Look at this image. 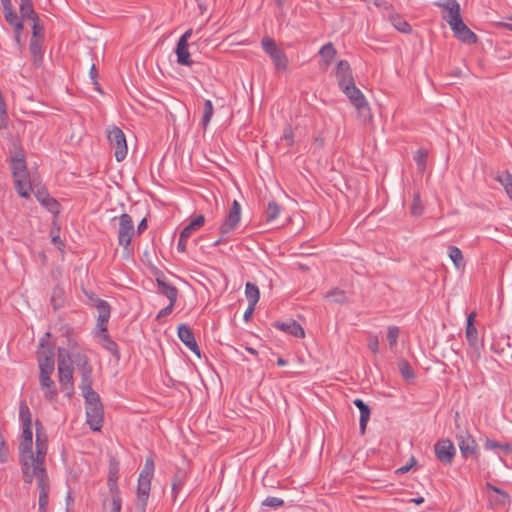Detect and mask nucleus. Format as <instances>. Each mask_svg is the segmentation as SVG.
Wrapping results in <instances>:
<instances>
[{
  "label": "nucleus",
  "instance_id": "de8ad7c7",
  "mask_svg": "<svg viewBox=\"0 0 512 512\" xmlns=\"http://www.w3.org/2000/svg\"><path fill=\"white\" fill-rule=\"evenodd\" d=\"M486 487H487V489L498 494L497 499H496L497 503L504 505L509 502V495L505 491L499 489L496 486H493L491 483H487Z\"/></svg>",
  "mask_w": 512,
  "mask_h": 512
},
{
  "label": "nucleus",
  "instance_id": "a211bd4d",
  "mask_svg": "<svg viewBox=\"0 0 512 512\" xmlns=\"http://www.w3.org/2000/svg\"><path fill=\"white\" fill-rule=\"evenodd\" d=\"M476 313L472 312L467 317V324H466V338L469 343V346L473 348L474 352L476 353L477 358L480 357V343L478 339V331L477 328L474 325Z\"/></svg>",
  "mask_w": 512,
  "mask_h": 512
},
{
  "label": "nucleus",
  "instance_id": "f257e3e1",
  "mask_svg": "<svg viewBox=\"0 0 512 512\" xmlns=\"http://www.w3.org/2000/svg\"><path fill=\"white\" fill-rule=\"evenodd\" d=\"M19 417L22 422V434L18 446L19 463L22 474H25L28 478L30 477V464L33 465V432L30 409L25 401L20 403Z\"/></svg>",
  "mask_w": 512,
  "mask_h": 512
},
{
  "label": "nucleus",
  "instance_id": "f03ea898",
  "mask_svg": "<svg viewBox=\"0 0 512 512\" xmlns=\"http://www.w3.org/2000/svg\"><path fill=\"white\" fill-rule=\"evenodd\" d=\"M11 170L16 191L21 197L28 198L34 184L27 171L23 151H17L11 158Z\"/></svg>",
  "mask_w": 512,
  "mask_h": 512
},
{
  "label": "nucleus",
  "instance_id": "5701e85b",
  "mask_svg": "<svg viewBox=\"0 0 512 512\" xmlns=\"http://www.w3.org/2000/svg\"><path fill=\"white\" fill-rule=\"evenodd\" d=\"M188 478L187 470L184 468H177L172 478V496L175 501L177 495L180 493L182 488L184 487Z\"/></svg>",
  "mask_w": 512,
  "mask_h": 512
},
{
  "label": "nucleus",
  "instance_id": "052dcab7",
  "mask_svg": "<svg viewBox=\"0 0 512 512\" xmlns=\"http://www.w3.org/2000/svg\"><path fill=\"white\" fill-rule=\"evenodd\" d=\"M368 347L373 353L378 352L379 341L377 336H370L368 339Z\"/></svg>",
  "mask_w": 512,
  "mask_h": 512
},
{
  "label": "nucleus",
  "instance_id": "4468645a",
  "mask_svg": "<svg viewBox=\"0 0 512 512\" xmlns=\"http://www.w3.org/2000/svg\"><path fill=\"white\" fill-rule=\"evenodd\" d=\"M436 6L444 9L442 18L450 25L459 19L461 16V8L457 0H439L434 3Z\"/></svg>",
  "mask_w": 512,
  "mask_h": 512
},
{
  "label": "nucleus",
  "instance_id": "680f3d73",
  "mask_svg": "<svg viewBox=\"0 0 512 512\" xmlns=\"http://www.w3.org/2000/svg\"><path fill=\"white\" fill-rule=\"evenodd\" d=\"M416 463H417V462H416V459H415L414 457H411V459H410V463H409V464H407V465H404V466H402V467H400V468H398V469L396 470V473H397V474H405V473H407V472H408V471H409V470H410V469H411V468H412Z\"/></svg>",
  "mask_w": 512,
  "mask_h": 512
},
{
  "label": "nucleus",
  "instance_id": "1a4fd4ad",
  "mask_svg": "<svg viewBox=\"0 0 512 512\" xmlns=\"http://www.w3.org/2000/svg\"><path fill=\"white\" fill-rule=\"evenodd\" d=\"M107 138L112 149H114V156L118 162L125 159L127 155L126 137L123 131L118 127H113L108 131Z\"/></svg>",
  "mask_w": 512,
  "mask_h": 512
},
{
  "label": "nucleus",
  "instance_id": "7ed1b4c3",
  "mask_svg": "<svg viewBox=\"0 0 512 512\" xmlns=\"http://www.w3.org/2000/svg\"><path fill=\"white\" fill-rule=\"evenodd\" d=\"M36 427V451L33 452V465L30 471L46 470L45 458L48 450L47 435L44 426L39 420L35 422Z\"/></svg>",
  "mask_w": 512,
  "mask_h": 512
},
{
  "label": "nucleus",
  "instance_id": "37998d69",
  "mask_svg": "<svg viewBox=\"0 0 512 512\" xmlns=\"http://www.w3.org/2000/svg\"><path fill=\"white\" fill-rule=\"evenodd\" d=\"M497 180L503 185L506 193L512 199V175L508 172H503L498 175Z\"/></svg>",
  "mask_w": 512,
  "mask_h": 512
},
{
  "label": "nucleus",
  "instance_id": "5fc2aeb1",
  "mask_svg": "<svg viewBox=\"0 0 512 512\" xmlns=\"http://www.w3.org/2000/svg\"><path fill=\"white\" fill-rule=\"evenodd\" d=\"M117 481H118V479H110V478H108V480H107V486H108L111 496L120 495Z\"/></svg>",
  "mask_w": 512,
  "mask_h": 512
},
{
  "label": "nucleus",
  "instance_id": "3c124183",
  "mask_svg": "<svg viewBox=\"0 0 512 512\" xmlns=\"http://www.w3.org/2000/svg\"><path fill=\"white\" fill-rule=\"evenodd\" d=\"M423 205L420 199V196L417 194L413 198V203L411 206V213L414 216H420L423 213Z\"/></svg>",
  "mask_w": 512,
  "mask_h": 512
},
{
  "label": "nucleus",
  "instance_id": "c756f323",
  "mask_svg": "<svg viewBox=\"0 0 512 512\" xmlns=\"http://www.w3.org/2000/svg\"><path fill=\"white\" fill-rule=\"evenodd\" d=\"M54 366H55V361H54V354L52 351H50L48 354H46L44 356L39 355L40 373L47 372V374H52L54 372Z\"/></svg>",
  "mask_w": 512,
  "mask_h": 512
},
{
  "label": "nucleus",
  "instance_id": "ea45409f",
  "mask_svg": "<svg viewBox=\"0 0 512 512\" xmlns=\"http://www.w3.org/2000/svg\"><path fill=\"white\" fill-rule=\"evenodd\" d=\"M325 297L329 301H331L333 303H337V304H344L347 302V296H346L345 291L338 289V288H334V289L330 290L326 294Z\"/></svg>",
  "mask_w": 512,
  "mask_h": 512
},
{
  "label": "nucleus",
  "instance_id": "4d7b16f0",
  "mask_svg": "<svg viewBox=\"0 0 512 512\" xmlns=\"http://www.w3.org/2000/svg\"><path fill=\"white\" fill-rule=\"evenodd\" d=\"M175 304H172V302H169V304L164 307L163 309H161L157 316H156V320L160 321L162 318L168 316L169 314L172 313L173 311V308H174Z\"/></svg>",
  "mask_w": 512,
  "mask_h": 512
},
{
  "label": "nucleus",
  "instance_id": "864d4df0",
  "mask_svg": "<svg viewBox=\"0 0 512 512\" xmlns=\"http://www.w3.org/2000/svg\"><path fill=\"white\" fill-rule=\"evenodd\" d=\"M8 448L3 436L0 434V462L5 463L8 460Z\"/></svg>",
  "mask_w": 512,
  "mask_h": 512
},
{
  "label": "nucleus",
  "instance_id": "dca6fc26",
  "mask_svg": "<svg viewBox=\"0 0 512 512\" xmlns=\"http://www.w3.org/2000/svg\"><path fill=\"white\" fill-rule=\"evenodd\" d=\"M57 369L60 388L65 396L71 397L74 394L73 367H62L60 364Z\"/></svg>",
  "mask_w": 512,
  "mask_h": 512
},
{
  "label": "nucleus",
  "instance_id": "bf43d9fd",
  "mask_svg": "<svg viewBox=\"0 0 512 512\" xmlns=\"http://www.w3.org/2000/svg\"><path fill=\"white\" fill-rule=\"evenodd\" d=\"M500 444L499 442L495 441V440H491L489 438H485V441H484V449L485 450H496V449H500Z\"/></svg>",
  "mask_w": 512,
  "mask_h": 512
},
{
  "label": "nucleus",
  "instance_id": "338daca9",
  "mask_svg": "<svg viewBox=\"0 0 512 512\" xmlns=\"http://www.w3.org/2000/svg\"><path fill=\"white\" fill-rule=\"evenodd\" d=\"M107 323L108 322H102L101 319L97 318V328L99 329V335L107 334Z\"/></svg>",
  "mask_w": 512,
  "mask_h": 512
},
{
  "label": "nucleus",
  "instance_id": "2f4dec72",
  "mask_svg": "<svg viewBox=\"0 0 512 512\" xmlns=\"http://www.w3.org/2000/svg\"><path fill=\"white\" fill-rule=\"evenodd\" d=\"M101 346L111 353L116 359H120V352L118 345L113 341L108 334L99 335Z\"/></svg>",
  "mask_w": 512,
  "mask_h": 512
},
{
  "label": "nucleus",
  "instance_id": "0e129e2a",
  "mask_svg": "<svg viewBox=\"0 0 512 512\" xmlns=\"http://www.w3.org/2000/svg\"><path fill=\"white\" fill-rule=\"evenodd\" d=\"M42 28L39 27V20H33L32 21V37H35V38H41L43 39L42 36L39 35V32Z\"/></svg>",
  "mask_w": 512,
  "mask_h": 512
},
{
  "label": "nucleus",
  "instance_id": "7c9ffc66",
  "mask_svg": "<svg viewBox=\"0 0 512 512\" xmlns=\"http://www.w3.org/2000/svg\"><path fill=\"white\" fill-rule=\"evenodd\" d=\"M389 20L393 27L401 33H410L412 31L411 25L402 18L399 14L392 13L389 16Z\"/></svg>",
  "mask_w": 512,
  "mask_h": 512
},
{
  "label": "nucleus",
  "instance_id": "58836bf2",
  "mask_svg": "<svg viewBox=\"0 0 512 512\" xmlns=\"http://www.w3.org/2000/svg\"><path fill=\"white\" fill-rule=\"evenodd\" d=\"M29 49L34 58L35 63H37L38 60L42 59V39L41 38L31 37Z\"/></svg>",
  "mask_w": 512,
  "mask_h": 512
},
{
  "label": "nucleus",
  "instance_id": "bb28decb",
  "mask_svg": "<svg viewBox=\"0 0 512 512\" xmlns=\"http://www.w3.org/2000/svg\"><path fill=\"white\" fill-rule=\"evenodd\" d=\"M275 326L278 329H280L290 335H293L295 337L302 338L305 335L304 330L301 327V325L294 320H291L288 322H278L275 324Z\"/></svg>",
  "mask_w": 512,
  "mask_h": 512
},
{
  "label": "nucleus",
  "instance_id": "a19ab883",
  "mask_svg": "<svg viewBox=\"0 0 512 512\" xmlns=\"http://www.w3.org/2000/svg\"><path fill=\"white\" fill-rule=\"evenodd\" d=\"M213 113H214V109H213V104L211 102V100H205L204 101V107H203V116H202V120H201V124L204 128H206L208 126V124L210 123L212 117H213Z\"/></svg>",
  "mask_w": 512,
  "mask_h": 512
},
{
  "label": "nucleus",
  "instance_id": "c9c22d12",
  "mask_svg": "<svg viewBox=\"0 0 512 512\" xmlns=\"http://www.w3.org/2000/svg\"><path fill=\"white\" fill-rule=\"evenodd\" d=\"M245 296L251 306L256 305L260 298L258 286L252 282H247L245 285Z\"/></svg>",
  "mask_w": 512,
  "mask_h": 512
},
{
  "label": "nucleus",
  "instance_id": "603ef678",
  "mask_svg": "<svg viewBox=\"0 0 512 512\" xmlns=\"http://www.w3.org/2000/svg\"><path fill=\"white\" fill-rule=\"evenodd\" d=\"M262 505L272 507V508H278V507H281L284 505V501L278 497H267L262 502Z\"/></svg>",
  "mask_w": 512,
  "mask_h": 512
},
{
  "label": "nucleus",
  "instance_id": "9b49d317",
  "mask_svg": "<svg viewBox=\"0 0 512 512\" xmlns=\"http://www.w3.org/2000/svg\"><path fill=\"white\" fill-rule=\"evenodd\" d=\"M135 229L132 217L123 213L119 217V231H118V243L119 245L127 248L134 236Z\"/></svg>",
  "mask_w": 512,
  "mask_h": 512
},
{
  "label": "nucleus",
  "instance_id": "2eb2a0df",
  "mask_svg": "<svg viewBox=\"0 0 512 512\" xmlns=\"http://www.w3.org/2000/svg\"><path fill=\"white\" fill-rule=\"evenodd\" d=\"M335 76L341 90L355 83L353 72L347 60H340L337 64Z\"/></svg>",
  "mask_w": 512,
  "mask_h": 512
},
{
  "label": "nucleus",
  "instance_id": "aec40b11",
  "mask_svg": "<svg viewBox=\"0 0 512 512\" xmlns=\"http://www.w3.org/2000/svg\"><path fill=\"white\" fill-rule=\"evenodd\" d=\"M81 372V384L80 389L85 400L94 399L95 395H98L92 388V368H86Z\"/></svg>",
  "mask_w": 512,
  "mask_h": 512
},
{
  "label": "nucleus",
  "instance_id": "39448f33",
  "mask_svg": "<svg viewBox=\"0 0 512 512\" xmlns=\"http://www.w3.org/2000/svg\"><path fill=\"white\" fill-rule=\"evenodd\" d=\"M241 220V205L237 200H234L229 208L224 221L219 227L221 237L214 242V246L219 245L222 241H226V236L233 232L239 225Z\"/></svg>",
  "mask_w": 512,
  "mask_h": 512
},
{
  "label": "nucleus",
  "instance_id": "393cba45",
  "mask_svg": "<svg viewBox=\"0 0 512 512\" xmlns=\"http://www.w3.org/2000/svg\"><path fill=\"white\" fill-rule=\"evenodd\" d=\"M36 198L49 212L53 214L59 213V203L45 191L37 190Z\"/></svg>",
  "mask_w": 512,
  "mask_h": 512
},
{
  "label": "nucleus",
  "instance_id": "cd10ccee",
  "mask_svg": "<svg viewBox=\"0 0 512 512\" xmlns=\"http://www.w3.org/2000/svg\"><path fill=\"white\" fill-rule=\"evenodd\" d=\"M188 43H184L183 40H178L175 53L177 55V62L180 65L191 66L192 61L190 60V53L188 49Z\"/></svg>",
  "mask_w": 512,
  "mask_h": 512
},
{
  "label": "nucleus",
  "instance_id": "c03bdc74",
  "mask_svg": "<svg viewBox=\"0 0 512 512\" xmlns=\"http://www.w3.org/2000/svg\"><path fill=\"white\" fill-rule=\"evenodd\" d=\"M73 363L80 369V371L85 370L86 368H92L89 364L88 357L81 353H74L72 355V364Z\"/></svg>",
  "mask_w": 512,
  "mask_h": 512
},
{
  "label": "nucleus",
  "instance_id": "72a5a7b5",
  "mask_svg": "<svg viewBox=\"0 0 512 512\" xmlns=\"http://www.w3.org/2000/svg\"><path fill=\"white\" fill-rule=\"evenodd\" d=\"M19 9L22 18H27L31 21L39 20V17L33 8L32 0H21Z\"/></svg>",
  "mask_w": 512,
  "mask_h": 512
},
{
  "label": "nucleus",
  "instance_id": "4be33fe9",
  "mask_svg": "<svg viewBox=\"0 0 512 512\" xmlns=\"http://www.w3.org/2000/svg\"><path fill=\"white\" fill-rule=\"evenodd\" d=\"M151 481L152 480L138 479L137 503L135 507L146 508L151 490Z\"/></svg>",
  "mask_w": 512,
  "mask_h": 512
},
{
  "label": "nucleus",
  "instance_id": "09e8293b",
  "mask_svg": "<svg viewBox=\"0 0 512 512\" xmlns=\"http://www.w3.org/2000/svg\"><path fill=\"white\" fill-rule=\"evenodd\" d=\"M3 14L6 22L13 26L15 23L21 21V19L18 17L17 13L14 11L13 6L3 8Z\"/></svg>",
  "mask_w": 512,
  "mask_h": 512
},
{
  "label": "nucleus",
  "instance_id": "e433bc0d",
  "mask_svg": "<svg viewBox=\"0 0 512 512\" xmlns=\"http://www.w3.org/2000/svg\"><path fill=\"white\" fill-rule=\"evenodd\" d=\"M155 471V464L153 457L150 455L146 457L143 468L139 473L138 479L152 480Z\"/></svg>",
  "mask_w": 512,
  "mask_h": 512
},
{
  "label": "nucleus",
  "instance_id": "13d9d810",
  "mask_svg": "<svg viewBox=\"0 0 512 512\" xmlns=\"http://www.w3.org/2000/svg\"><path fill=\"white\" fill-rule=\"evenodd\" d=\"M283 139L286 141L288 146H292L294 144V135L292 128L287 126L283 131Z\"/></svg>",
  "mask_w": 512,
  "mask_h": 512
},
{
  "label": "nucleus",
  "instance_id": "69168bd1",
  "mask_svg": "<svg viewBox=\"0 0 512 512\" xmlns=\"http://www.w3.org/2000/svg\"><path fill=\"white\" fill-rule=\"evenodd\" d=\"M119 477V474H118V465L117 464H112L110 465V469H109V475H108V478L110 479H118Z\"/></svg>",
  "mask_w": 512,
  "mask_h": 512
},
{
  "label": "nucleus",
  "instance_id": "ddd939ff",
  "mask_svg": "<svg viewBox=\"0 0 512 512\" xmlns=\"http://www.w3.org/2000/svg\"><path fill=\"white\" fill-rule=\"evenodd\" d=\"M449 26L459 41L467 44H475L478 41L477 35L463 22L462 18L450 23Z\"/></svg>",
  "mask_w": 512,
  "mask_h": 512
},
{
  "label": "nucleus",
  "instance_id": "f8f14e48",
  "mask_svg": "<svg viewBox=\"0 0 512 512\" xmlns=\"http://www.w3.org/2000/svg\"><path fill=\"white\" fill-rule=\"evenodd\" d=\"M436 458L445 465L452 464L456 455V448L453 442L448 439H440L434 444Z\"/></svg>",
  "mask_w": 512,
  "mask_h": 512
},
{
  "label": "nucleus",
  "instance_id": "8fccbe9b",
  "mask_svg": "<svg viewBox=\"0 0 512 512\" xmlns=\"http://www.w3.org/2000/svg\"><path fill=\"white\" fill-rule=\"evenodd\" d=\"M400 330L397 326H389L387 331V341L390 345V348L396 346L398 338H399Z\"/></svg>",
  "mask_w": 512,
  "mask_h": 512
},
{
  "label": "nucleus",
  "instance_id": "6ab92c4d",
  "mask_svg": "<svg viewBox=\"0 0 512 512\" xmlns=\"http://www.w3.org/2000/svg\"><path fill=\"white\" fill-rule=\"evenodd\" d=\"M52 374L40 373L39 384L46 400L52 402L57 399L58 392L55 382L51 379Z\"/></svg>",
  "mask_w": 512,
  "mask_h": 512
},
{
  "label": "nucleus",
  "instance_id": "423d86ee",
  "mask_svg": "<svg viewBox=\"0 0 512 512\" xmlns=\"http://www.w3.org/2000/svg\"><path fill=\"white\" fill-rule=\"evenodd\" d=\"M85 400L86 422L93 431H100L103 426V406L99 395Z\"/></svg>",
  "mask_w": 512,
  "mask_h": 512
},
{
  "label": "nucleus",
  "instance_id": "4c0bfd02",
  "mask_svg": "<svg viewBox=\"0 0 512 512\" xmlns=\"http://www.w3.org/2000/svg\"><path fill=\"white\" fill-rule=\"evenodd\" d=\"M398 368L401 373V376L406 382H413L415 379V372L414 369L411 367L409 362L407 360H400L398 362Z\"/></svg>",
  "mask_w": 512,
  "mask_h": 512
},
{
  "label": "nucleus",
  "instance_id": "a878e982",
  "mask_svg": "<svg viewBox=\"0 0 512 512\" xmlns=\"http://www.w3.org/2000/svg\"><path fill=\"white\" fill-rule=\"evenodd\" d=\"M354 405L359 409L360 412V420H359V428L362 434L366 431V426L370 418V408L369 406L361 399L357 398L353 401Z\"/></svg>",
  "mask_w": 512,
  "mask_h": 512
},
{
  "label": "nucleus",
  "instance_id": "6e6552de",
  "mask_svg": "<svg viewBox=\"0 0 512 512\" xmlns=\"http://www.w3.org/2000/svg\"><path fill=\"white\" fill-rule=\"evenodd\" d=\"M341 91L348 97L360 117L364 120L371 118L369 104L366 101L364 94L356 87L355 83L345 87V89Z\"/></svg>",
  "mask_w": 512,
  "mask_h": 512
},
{
  "label": "nucleus",
  "instance_id": "0eeeda50",
  "mask_svg": "<svg viewBox=\"0 0 512 512\" xmlns=\"http://www.w3.org/2000/svg\"><path fill=\"white\" fill-rule=\"evenodd\" d=\"M261 44L265 53L271 58L275 69L277 71H285L288 67V58L285 52L269 37H264Z\"/></svg>",
  "mask_w": 512,
  "mask_h": 512
},
{
  "label": "nucleus",
  "instance_id": "412c9836",
  "mask_svg": "<svg viewBox=\"0 0 512 512\" xmlns=\"http://www.w3.org/2000/svg\"><path fill=\"white\" fill-rule=\"evenodd\" d=\"M158 292L168 298L169 302L176 304L178 297V289L166 281V278L162 275L156 278Z\"/></svg>",
  "mask_w": 512,
  "mask_h": 512
},
{
  "label": "nucleus",
  "instance_id": "e2e57ef3",
  "mask_svg": "<svg viewBox=\"0 0 512 512\" xmlns=\"http://www.w3.org/2000/svg\"><path fill=\"white\" fill-rule=\"evenodd\" d=\"M188 240H189L188 238H183L182 235H179V240H178V244H177V250L179 252H181V253L186 252Z\"/></svg>",
  "mask_w": 512,
  "mask_h": 512
},
{
  "label": "nucleus",
  "instance_id": "b1692460",
  "mask_svg": "<svg viewBox=\"0 0 512 512\" xmlns=\"http://www.w3.org/2000/svg\"><path fill=\"white\" fill-rule=\"evenodd\" d=\"M319 54L322 57L320 67L321 69L326 70L327 67L332 63L333 59L335 58L337 51L334 48L333 44L331 42H328L320 48Z\"/></svg>",
  "mask_w": 512,
  "mask_h": 512
},
{
  "label": "nucleus",
  "instance_id": "9d476101",
  "mask_svg": "<svg viewBox=\"0 0 512 512\" xmlns=\"http://www.w3.org/2000/svg\"><path fill=\"white\" fill-rule=\"evenodd\" d=\"M456 440L464 459L469 457L478 459L480 456L479 446L476 440L468 432H461L456 435Z\"/></svg>",
  "mask_w": 512,
  "mask_h": 512
},
{
  "label": "nucleus",
  "instance_id": "f704fd0d",
  "mask_svg": "<svg viewBox=\"0 0 512 512\" xmlns=\"http://www.w3.org/2000/svg\"><path fill=\"white\" fill-rule=\"evenodd\" d=\"M448 255L450 259L452 260L454 266L460 270L465 267V261L462 254V251L456 247V246H449L448 247Z\"/></svg>",
  "mask_w": 512,
  "mask_h": 512
},
{
  "label": "nucleus",
  "instance_id": "f3484780",
  "mask_svg": "<svg viewBox=\"0 0 512 512\" xmlns=\"http://www.w3.org/2000/svg\"><path fill=\"white\" fill-rule=\"evenodd\" d=\"M177 334L179 339L183 342V344L191 350L197 357H201L200 349L197 345V342L195 340L194 334L191 330V328L185 324L182 323L178 326Z\"/></svg>",
  "mask_w": 512,
  "mask_h": 512
},
{
  "label": "nucleus",
  "instance_id": "473e14b6",
  "mask_svg": "<svg viewBox=\"0 0 512 512\" xmlns=\"http://www.w3.org/2000/svg\"><path fill=\"white\" fill-rule=\"evenodd\" d=\"M94 305L98 311V319H101L102 322H108L111 313L109 303L103 299L96 298Z\"/></svg>",
  "mask_w": 512,
  "mask_h": 512
},
{
  "label": "nucleus",
  "instance_id": "20e7f679",
  "mask_svg": "<svg viewBox=\"0 0 512 512\" xmlns=\"http://www.w3.org/2000/svg\"><path fill=\"white\" fill-rule=\"evenodd\" d=\"M30 477H26L22 474L23 481L26 484H31L34 479L37 482V487L40 490L39 493V512H46V506L48 504V495L50 491L49 477L47 470L29 471Z\"/></svg>",
  "mask_w": 512,
  "mask_h": 512
},
{
  "label": "nucleus",
  "instance_id": "6e6d98bb",
  "mask_svg": "<svg viewBox=\"0 0 512 512\" xmlns=\"http://www.w3.org/2000/svg\"><path fill=\"white\" fill-rule=\"evenodd\" d=\"M111 511L110 512H120L122 507V499L120 495L111 496Z\"/></svg>",
  "mask_w": 512,
  "mask_h": 512
},
{
  "label": "nucleus",
  "instance_id": "79ce46f5",
  "mask_svg": "<svg viewBox=\"0 0 512 512\" xmlns=\"http://www.w3.org/2000/svg\"><path fill=\"white\" fill-rule=\"evenodd\" d=\"M280 214V207L275 201H271L268 203L267 209L265 211V220L267 222H271L275 220Z\"/></svg>",
  "mask_w": 512,
  "mask_h": 512
},
{
  "label": "nucleus",
  "instance_id": "49530a36",
  "mask_svg": "<svg viewBox=\"0 0 512 512\" xmlns=\"http://www.w3.org/2000/svg\"><path fill=\"white\" fill-rule=\"evenodd\" d=\"M58 366L61 364L62 367L65 366H72V356L69 354V352L62 347L58 348Z\"/></svg>",
  "mask_w": 512,
  "mask_h": 512
},
{
  "label": "nucleus",
  "instance_id": "a18cd8bd",
  "mask_svg": "<svg viewBox=\"0 0 512 512\" xmlns=\"http://www.w3.org/2000/svg\"><path fill=\"white\" fill-rule=\"evenodd\" d=\"M428 151L426 149L420 148L417 151L415 156V162L419 171H424L427 164Z\"/></svg>",
  "mask_w": 512,
  "mask_h": 512
},
{
  "label": "nucleus",
  "instance_id": "774afa93",
  "mask_svg": "<svg viewBox=\"0 0 512 512\" xmlns=\"http://www.w3.org/2000/svg\"><path fill=\"white\" fill-rule=\"evenodd\" d=\"M500 450H502L506 455H512V443L500 444Z\"/></svg>",
  "mask_w": 512,
  "mask_h": 512
},
{
  "label": "nucleus",
  "instance_id": "c85d7f7f",
  "mask_svg": "<svg viewBox=\"0 0 512 512\" xmlns=\"http://www.w3.org/2000/svg\"><path fill=\"white\" fill-rule=\"evenodd\" d=\"M205 223V217L203 215H198L195 219H193L187 226L183 228L180 232L183 238H190L192 233L196 230L200 229Z\"/></svg>",
  "mask_w": 512,
  "mask_h": 512
}]
</instances>
